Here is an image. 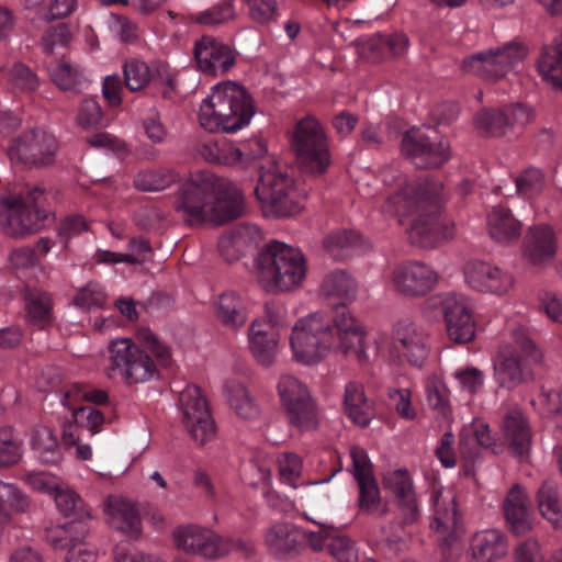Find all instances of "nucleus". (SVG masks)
Instances as JSON below:
<instances>
[{"label": "nucleus", "instance_id": "1", "mask_svg": "<svg viewBox=\"0 0 562 562\" xmlns=\"http://www.w3.org/2000/svg\"><path fill=\"white\" fill-rule=\"evenodd\" d=\"M442 190V182L418 178L391 199L400 216L411 217L406 234L413 247L429 250L454 237V223L443 212Z\"/></svg>", "mask_w": 562, "mask_h": 562}, {"label": "nucleus", "instance_id": "2", "mask_svg": "<svg viewBox=\"0 0 562 562\" xmlns=\"http://www.w3.org/2000/svg\"><path fill=\"white\" fill-rule=\"evenodd\" d=\"M251 272L267 293L289 292L305 278L306 261L300 249L270 240L255 257Z\"/></svg>", "mask_w": 562, "mask_h": 562}, {"label": "nucleus", "instance_id": "3", "mask_svg": "<svg viewBox=\"0 0 562 562\" xmlns=\"http://www.w3.org/2000/svg\"><path fill=\"white\" fill-rule=\"evenodd\" d=\"M254 114V101L247 90L235 81H224L203 100L199 121L211 133H234L247 125Z\"/></svg>", "mask_w": 562, "mask_h": 562}, {"label": "nucleus", "instance_id": "4", "mask_svg": "<svg viewBox=\"0 0 562 562\" xmlns=\"http://www.w3.org/2000/svg\"><path fill=\"white\" fill-rule=\"evenodd\" d=\"M45 191L29 188L18 194L0 198V228L13 238L37 233L47 217L44 209Z\"/></svg>", "mask_w": 562, "mask_h": 562}, {"label": "nucleus", "instance_id": "5", "mask_svg": "<svg viewBox=\"0 0 562 562\" xmlns=\"http://www.w3.org/2000/svg\"><path fill=\"white\" fill-rule=\"evenodd\" d=\"M254 193L265 216L290 217L303 209L294 179L277 168L265 171L260 168Z\"/></svg>", "mask_w": 562, "mask_h": 562}, {"label": "nucleus", "instance_id": "6", "mask_svg": "<svg viewBox=\"0 0 562 562\" xmlns=\"http://www.w3.org/2000/svg\"><path fill=\"white\" fill-rule=\"evenodd\" d=\"M514 346H507L498 356L495 364L497 381L502 387L512 389L526 381L531 372L527 361L535 364L543 363V353L530 338L525 327L513 329Z\"/></svg>", "mask_w": 562, "mask_h": 562}, {"label": "nucleus", "instance_id": "7", "mask_svg": "<svg viewBox=\"0 0 562 562\" xmlns=\"http://www.w3.org/2000/svg\"><path fill=\"white\" fill-rule=\"evenodd\" d=\"M291 148L303 173L322 175L330 164L325 132L312 115H306L295 124Z\"/></svg>", "mask_w": 562, "mask_h": 562}, {"label": "nucleus", "instance_id": "8", "mask_svg": "<svg viewBox=\"0 0 562 562\" xmlns=\"http://www.w3.org/2000/svg\"><path fill=\"white\" fill-rule=\"evenodd\" d=\"M290 344L296 361L315 364L334 347L333 327L321 315H311L294 326Z\"/></svg>", "mask_w": 562, "mask_h": 562}, {"label": "nucleus", "instance_id": "9", "mask_svg": "<svg viewBox=\"0 0 562 562\" xmlns=\"http://www.w3.org/2000/svg\"><path fill=\"white\" fill-rule=\"evenodd\" d=\"M402 154L419 169L440 168L450 158V145L430 125L407 130L401 142Z\"/></svg>", "mask_w": 562, "mask_h": 562}, {"label": "nucleus", "instance_id": "10", "mask_svg": "<svg viewBox=\"0 0 562 562\" xmlns=\"http://www.w3.org/2000/svg\"><path fill=\"white\" fill-rule=\"evenodd\" d=\"M217 176L201 171L193 175L176 193L175 210L188 225L206 223Z\"/></svg>", "mask_w": 562, "mask_h": 562}, {"label": "nucleus", "instance_id": "11", "mask_svg": "<svg viewBox=\"0 0 562 562\" xmlns=\"http://www.w3.org/2000/svg\"><path fill=\"white\" fill-rule=\"evenodd\" d=\"M528 48L520 43H507L487 52L473 54L462 60V69L487 81H497L506 76L515 64L525 59Z\"/></svg>", "mask_w": 562, "mask_h": 562}, {"label": "nucleus", "instance_id": "12", "mask_svg": "<svg viewBox=\"0 0 562 562\" xmlns=\"http://www.w3.org/2000/svg\"><path fill=\"white\" fill-rule=\"evenodd\" d=\"M58 143L55 136L41 128L24 131L8 148L11 160L27 168H46L55 164Z\"/></svg>", "mask_w": 562, "mask_h": 562}, {"label": "nucleus", "instance_id": "13", "mask_svg": "<svg viewBox=\"0 0 562 562\" xmlns=\"http://www.w3.org/2000/svg\"><path fill=\"white\" fill-rule=\"evenodd\" d=\"M112 369H119L127 384L145 382L157 372L153 359L131 338H119L109 345Z\"/></svg>", "mask_w": 562, "mask_h": 562}, {"label": "nucleus", "instance_id": "14", "mask_svg": "<svg viewBox=\"0 0 562 562\" xmlns=\"http://www.w3.org/2000/svg\"><path fill=\"white\" fill-rule=\"evenodd\" d=\"M278 391L291 425L300 430H311L317 427L316 406L308 391L296 378L282 376L278 384Z\"/></svg>", "mask_w": 562, "mask_h": 562}, {"label": "nucleus", "instance_id": "15", "mask_svg": "<svg viewBox=\"0 0 562 562\" xmlns=\"http://www.w3.org/2000/svg\"><path fill=\"white\" fill-rule=\"evenodd\" d=\"M183 424L192 439L200 446L215 436V424L206 400L198 385H190L180 394Z\"/></svg>", "mask_w": 562, "mask_h": 562}, {"label": "nucleus", "instance_id": "16", "mask_svg": "<svg viewBox=\"0 0 562 562\" xmlns=\"http://www.w3.org/2000/svg\"><path fill=\"white\" fill-rule=\"evenodd\" d=\"M434 507L435 514L430 528L442 536L439 541L442 547L443 558L447 559V551H450V555H452L453 551L459 555L460 548L457 546V540L463 528L456 496L443 495L438 491L434 495Z\"/></svg>", "mask_w": 562, "mask_h": 562}, {"label": "nucleus", "instance_id": "17", "mask_svg": "<svg viewBox=\"0 0 562 562\" xmlns=\"http://www.w3.org/2000/svg\"><path fill=\"white\" fill-rule=\"evenodd\" d=\"M439 276L429 265L411 260L398 263L392 271L395 290L406 297H422L430 293Z\"/></svg>", "mask_w": 562, "mask_h": 562}, {"label": "nucleus", "instance_id": "18", "mask_svg": "<svg viewBox=\"0 0 562 562\" xmlns=\"http://www.w3.org/2000/svg\"><path fill=\"white\" fill-rule=\"evenodd\" d=\"M531 117V112L521 103H517L502 109H482L474 116V125L480 135L498 137L515 126H525Z\"/></svg>", "mask_w": 562, "mask_h": 562}, {"label": "nucleus", "instance_id": "19", "mask_svg": "<svg viewBox=\"0 0 562 562\" xmlns=\"http://www.w3.org/2000/svg\"><path fill=\"white\" fill-rule=\"evenodd\" d=\"M245 213V196L228 179L218 177L211 201L206 223L214 226L228 224Z\"/></svg>", "mask_w": 562, "mask_h": 562}, {"label": "nucleus", "instance_id": "20", "mask_svg": "<svg viewBox=\"0 0 562 562\" xmlns=\"http://www.w3.org/2000/svg\"><path fill=\"white\" fill-rule=\"evenodd\" d=\"M334 310L333 322L338 337L336 349L344 355H351L359 361L367 358L364 350L366 330L344 303H330Z\"/></svg>", "mask_w": 562, "mask_h": 562}, {"label": "nucleus", "instance_id": "21", "mask_svg": "<svg viewBox=\"0 0 562 562\" xmlns=\"http://www.w3.org/2000/svg\"><path fill=\"white\" fill-rule=\"evenodd\" d=\"M173 539L179 549L207 559H216L229 553V549L218 535L199 526L190 525L175 529Z\"/></svg>", "mask_w": 562, "mask_h": 562}, {"label": "nucleus", "instance_id": "22", "mask_svg": "<svg viewBox=\"0 0 562 562\" xmlns=\"http://www.w3.org/2000/svg\"><path fill=\"white\" fill-rule=\"evenodd\" d=\"M350 457L352 459L350 471L359 488V508L372 513L378 508L381 501L378 482L373 474V465L367 452L358 446L351 448Z\"/></svg>", "mask_w": 562, "mask_h": 562}, {"label": "nucleus", "instance_id": "23", "mask_svg": "<svg viewBox=\"0 0 562 562\" xmlns=\"http://www.w3.org/2000/svg\"><path fill=\"white\" fill-rule=\"evenodd\" d=\"M392 350L401 360L422 368L428 357V337L409 323L400 322L395 326Z\"/></svg>", "mask_w": 562, "mask_h": 562}, {"label": "nucleus", "instance_id": "24", "mask_svg": "<svg viewBox=\"0 0 562 562\" xmlns=\"http://www.w3.org/2000/svg\"><path fill=\"white\" fill-rule=\"evenodd\" d=\"M383 487L394 496L403 525L416 522L420 510L414 492L413 481L406 470H395L383 477Z\"/></svg>", "mask_w": 562, "mask_h": 562}, {"label": "nucleus", "instance_id": "25", "mask_svg": "<svg viewBox=\"0 0 562 562\" xmlns=\"http://www.w3.org/2000/svg\"><path fill=\"white\" fill-rule=\"evenodd\" d=\"M193 55L199 69L213 76L218 71L225 74L236 61L234 50L211 36H202L195 42Z\"/></svg>", "mask_w": 562, "mask_h": 562}, {"label": "nucleus", "instance_id": "26", "mask_svg": "<svg viewBox=\"0 0 562 562\" xmlns=\"http://www.w3.org/2000/svg\"><path fill=\"white\" fill-rule=\"evenodd\" d=\"M467 283L482 293L504 294L513 285V278L497 267L481 260H471L464 266Z\"/></svg>", "mask_w": 562, "mask_h": 562}, {"label": "nucleus", "instance_id": "27", "mask_svg": "<svg viewBox=\"0 0 562 562\" xmlns=\"http://www.w3.org/2000/svg\"><path fill=\"white\" fill-rule=\"evenodd\" d=\"M447 334L456 344H467L474 338L475 324L468 306L456 295H447L440 301Z\"/></svg>", "mask_w": 562, "mask_h": 562}, {"label": "nucleus", "instance_id": "28", "mask_svg": "<svg viewBox=\"0 0 562 562\" xmlns=\"http://www.w3.org/2000/svg\"><path fill=\"white\" fill-rule=\"evenodd\" d=\"M530 499L520 484H514L503 502V510L509 529L517 536L532 529Z\"/></svg>", "mask_w": 562, "mask_h": 562}, {"label": "nucleus", "instance_id": "29", "mask_svg": "<svg viewBox=\"0 0 562 562\" xmlns=\"http://www.w3.org/2000/svg\"><path fill=\"white\" fill-rule=\"evenodd\" d=\"M103 506L110 518V524L115 529L134 539L139 537L142 532L140 516L131 501L120 495H108Z\"/></svg>", "mask_w": 562, "mask_h": 562}, {"label": "nucleus", "instance_id": "30", "mask_svg": "<svg viewBox=\"0 0 562 562\" xmlns=\"http://www.w3.org/2000/svg\"><path fill=\"white\" fill-rule=\"evenodd\" d=\"M506 536L497 529L476 531L470 540L469 562H495L507 554Z\"/></svg>", "mask_w": 562, "mask_h": 562}, {"label": "nucleus", "instance_id": "31", "mask_svg": "<svg viewBox=\"0 0 562 562\" xmlns=\"http://www.w3.org/2000/svg\"><path fill=\"white\" fill-rule=\"evenodd\" d=\"M557 252L554 234L550 227L539 225L530 227L524 241V257L532 266L551 261Z\"/></svg>", "mask_w": 562, "mask_h": 562}, {"label": "nucleus", "instance_id": "32", "mask_svg": "<svg viewBox=\"0 0 562 562\" xmlns=\"http://www.w3.org/2000/svg\"><path fill=\"white\" fill-rule=\"evenodd\" d=\"M279 331L276 328H261L258 321H254L249 329V348L263 367H270L278 353Z\"/></svg>", "mask_w": 562, "mask_h": 562}, {"label": "nucleus", "instance_id": "33", "mask_svg": "<svg viewBox=\"0 0 562 562\" xmlns=\"http://www.w3.org/2000/svg\"><path fill=\"white\" fill-rule=\"evenodd\" d=\"M408 45L409 40L405 34H393L386 37L378 34L366 43L359 44V53L367 59L379 61L384 50L394 58L404 56Z\"/></svg>", "mask_w": 562, "mask_h": 562}, {"label": "nucleus", "instance_id": "34", "mask_svg": "<svg viewBox=\"0 0 562 562\" xmlns=\"http://www.w3.org/2000/svg\"><path fill=\"white\" fill-rule=\"evenodd\" d=\"M266 542L276 555L296 554L304 549L301 530L288 524H277L266 535Z\"/></svg>", "mask_w": 562, "mask_h": 562}, {"label": "nucleus", "instance_id": "35", "mask_svg": "<svg viewBox=\"0 0 562 562\" xmlns=\"http://www.w3.org/2000/svg\"><path fill=\"white\" fill-rule=\"evenodd\" d=\"M505 440L515 456L529 453L531 435L527 420L520 412L508 413L503 420Z\"/></svg>", "mask_w": 562, "mask_h": 562}, {"label": "nucleus", "instance_id": "36", "mask_svg": "<svg viewBox=\"0 0 562 562\" xmlns=\"http://www.w3.org/2000/svg\"><path fill=\"white\" fill-rule=\"evenodd\" d=\"M321 293L331 303L347 305L356 299L357 283L346 270H336L324 278Z\"/></svg>", "mask_w": 562, "mask_h": 562}, {"label": "nucleus", "instance_id": "37", "mask_svg": "<svg viewBox=\"0 0 562 562\" xmlns=\"http://www.w3.org/2000/svg\"><path fill=\"white\" fill-rule=\"evenodd\" d=\"M215 315L218 322L232 329L237 330L247 322V308L241 297L233 291L222 293L216 303Z\"/></svg>", "mask_w": 562, "mask_h": 562}, {"label": "nucleus", "instance_id": "38", "mask_svg": "<svg viewBox=\"0 0 562 562\" xmlns=\"http://www.w3.org/2000/svg\"><path fill=\"white\" fill-rule=\"evenodd\" d=\"M344 405L349 418L361 427H366L374 417L373 405L368 401L363 385L360 383L347 384Z\"/></svg>", "mask_w": 562, "mask_h": 562}, {"label": "nucleus", "instance_id": "39", "mask_svg": "<svg viewBox=\"0 0 562 562\" xmlns=\"http://www.w3.org/2000/svg\"><path fill=\"white\" fill-rule=\"evenodd\" d=\"M490 236L499 241L518 239L521 234V224L512 214L510 210L501 206L494 207L488 215Z\"/></svg>", "mask_w": 562, "mask_h": 562}, {"label": "nucleus", "instance_id": "40", "mask_svg": "<svg viewBox=\"0 0 562 562\" xmlns=\"http://www.w3.org/2000/svg\"><path fill=\"white\" fill-rule=\"evenodd\" d=\"M536 501L538 508L555 529L562 527V507L560 505L558 484L553 480H544L538 488Z\"/></svg>", "mask_w": 562, "mask_h": 562}, {"label": "nucleus", "instance_id": "41", "mask_svg": "<svg viewBox=\"0 0 562 562\" xmlns=\"http://www.w3.org/2000/svg\"><path fill=\"white\" fill-rule=\"evenodd\" d=\"M360 244L361 235L353 229H336L323 239L324 250L336 260L350 257Z\"/></svg>", "mask_w": 562, "mask_h": 562}, {"label": "nucleus", "instance_id": "42", "mask_svg": "<svg viewBox=\"0 0 562 562\" xmlns=\"http://www.w3.org/2000/svg\"><path fill=\"white\" fill-rule=\"evenodd\" d=\"M124 85L132 91H142L149 83L157 86L156 74L150 71L148 65L138 59L126 60L123 65Z\"/></svg>", "mask_w": 562, "mask_h": 562}, {"label": "nucleus", "instance_id": "43", "mask_svg": "<svg viewBox=\"0 0 562 562\" xmlns=\"http://www.w3.org/2000/svg\"><path fill=\"white\" fill-rule=\"evenodd\" d=\"M225 391L229 405L238 416L250 419L258 414L257 405L241 383L234 381L228 382L225 386Z\"/></svg>", "mask_w": 562, "mask_h": 562}, {"label": "nucleus", "instance_id": "44", "mask_svg": "<svg viewBox=\"0 0 562 562\" xmlns=\"http://www.w3.org/2000/svg\"><path fill=\"white\" fill-rule=\"evenodd\" d=\"M179 180V175L169 169L145 170L139 172L134 179L136 189L149 192L160 191Z\"/></svg>", "mask_w": 562, "mask_h": 562}, {"label": "nucleus", "instance_id": "45", "mask_svg": "<svg viewBox=\"0 0 562 562\" xmlns=\"http://www.w3.org/2000/svg\"><path fill=\"white\" fill-rule=\"evenodd\" d=\"M52 81L64 91L79 92L81 72L77 67L61 58L55 66L48 68Z\"/></svg>", "mask_w": 562, "mask_h": 562}, {"label": "nucleus", "instance_id": "46", "mask_svg": "<svg viewBox=\"0 0 562 562\" xmlns=\"http://www.w3.org/2000/svg\"><path fill=\"white\" fill-rule=\"evenodd\" d=\"M24 299L29 322L42 328L50 318L49 297L46 294L27 292Z\"/></svg>", "mask_w": 562, "mask_h": 562}, {"label": "nucleus", "instance_id": "47", "mask_svg": "<svg viewBox=\"0 0 562 562\" xmlns=\"http://www.w3.org/2000/svg\"><path fill=\"white\" fill-rule=\"evenodd\" d=\"M55 503L59 512L66 517H90V512L85 507L83 501L76 492L61 488L55 493Z\"/></svg>", "mask_w": 562, "mask_h": 562}, {"label": "nucleus", "instance_id": "48", "mask_svg": "<svg viewBox=\"0 0 562 562\" xmlns=\"http://www.w3.org/2000/svg\"><path fill=\"white\" fill-rule=\"evenodd\" d=\"M515 184L518 194L531 198L543 190L546 177L540 168L529 167L519 173L515 179Z\"/></svg>", "mask_w": 562, "mask_h": 562}, {"label": "nucleus", "instance_id": "49", "mask_svg": "<svg viewBox=\"0 0 562 562\" xmlns=\"http://www.w3.org/2000/svg\"><path fill=\"white\" fill-rule=\"evenodd\" d=\"M106 295L97 283L89 282L78 290L72 299V304L81 310L89 311L92 307L101 308L104 305Z\"/></svg>", "mask_w": 562, "mask_h": 562}, {"label": "nucleus", "instance_id": "50", "mask_svg": "<svg viewBox=\"0 0 562 562\" xmlns=\"http://www.w3.org/2000/svg\"><path fill=\"white\" fill-rule=\"evenodd\" d=\"M44 52L48 55L55 54L57 46L66 47L71 41V33L67 23H58L45 31L42 36Z\"/></svg>", "mask_w": 562, "mask_h": 562}, {"label": "nucleus", "instance_id": "51", "mask_svg": "<svg viewBox=\"0 0 562 562\" xmlns=\"http://www.w3.org/2000/svg\"><path fill=\"white\" fill-rule=\"evenodd\" d=\"M235 18L233 0H224L216 7L201 12L195 21L204 25H218Z\"/></svg>", "mask_w": 562, "mask_h": 562}, {"label": "nucleus", "instance_id": "52", "mask_svg": "<svg viewBox=\"0 0 562 562\" xmlns=\"http://www.w3.org/2000/svg\"><path fill=\"white\" fill-rule=\"evenodd\" d=\"M327 549L338 562H357L358 550L356 543L347 536L330 538Z\"/></svg>", "mask_w": 562, "mask_h": 562}, {"label": "nucleus", "instance_id": "53", "mask_svg": "<svg viewBox=\"0 0 562 562\" xmlns=\"http://www.w3.org/2000/svg\"><path fill=\"white\" fill-rule=\"evenodd\" d=\"M137 341L149 351H151L162 366H169L171 362V353L165 345L160 342L158 337L148 328H140L136 333Z\"/></svg>", "mask_w": 562, "mask_h": 562}, {"label": "nucleus", "instance_id": "54", "mask_svg": "<svg viewBox=\"0 0 562 562\" xmlns=\"http://www.w3.org/2000/svg\"><path fill=\"white\" fill-rule=\"evenodd\" d=\"M246 239L240 234L222 235L218 239L217 247L222 258L233 263L239 260L244 255L243 248Z\"/></svg>", "mask_w": 562, "mask_h": 562}, {"label": "nucleus", "instance_id": "55", "mask_svg": "<svg viewBox=\"0 0 562 562\" xmlns=\"http://www.w3.org/2000/svg\"><path fill=\"white\" fill-rule=\"evenodd\" d=\"M90 517H72V519L64 525H60L63 533L69 538L70 546L85 547V539L88 536L90 528L88 520Z\"/></svg>", "mask_w": 562, "mask_h": 562}, {"label": "nucleus", "instance_id": "56", "mask_svg": "<svg viewBox=\"0 0 562 562\" xmlns=\"http://www.w3.org/2000/svg\"><path fill=\"white\" fill-rule=\"evenodd\" d=\"M103 114L99 103L92 99L82 101L78 111L77 123L82 128H91L98 126L102 121Z\"/></svg>", "mask_w": 562, "mask_h": 562}, {"label": "nucleus", "instance_id": "57", "mask_svg": "<svg viewBox=\"0 0 562 562\" xmlns=\"http://www.w3.org/2000/svg\"><path fill=\"white\" fill-rule=\"evenodd\" d=\"M32 447L42 456L55 452L58 441L53 431L46 426H37L32 434Z\"/></svg>", "mask_w": 562, "mask_h": 562}, {"label": "nucleus", "instance_id": "58", "mask_svg": "<svg viewBox=\"0 0 562 562\" xmlns=\"http://www.w3.org/2000/svg\"><path fill=\"white\" fill-rule=\"evenodd\" d=\"M74 417L78 425L86 427L92 434L98 432L104 423L102 412L89 406L74 409Z\"/></svg>", "mask_w": 562, "mask_h": 562}, {"label": "nucleus", "instance_id": "59", "mask_svg": "<svg viewBox=\"0 0 562 562\" xmlns=\"http://www.w3.org/2000/svg\"><path fill=\"white\" fill-rule=\"evenodd\" d=\"M10 75L14 86L22 90L33 91L38 86L37 76L22 63H15Z\"/></svg>", "mask_w": 562, "mask_h": 562}, {"label": "nucleus", "instance_id": "60", "mask_svg": "<svg viewBox=\"0 0 562 562\" xmlns=\"http://www.w3.org/2000/svg\"><path fill=\"white\" fill-rule=\"evenodd\" d=\"M9 260L16 270H26L40 263V257L32 247H20L11 251Z\"/></svg>", "mask_w": 562, "mask_h": 562}, {"label": "nucleus", "instance_id": "61", "mask_svg": "<svg viewBox=\"0 0 562 562\" xmlns=\"http://www.w3.org/2000/svg\"><path fill=\"white\" fill-rule=\"evenodd\" d=\"M250 18L258 23H267L277 14V0L250 1L248 0Z\"/></svg>", "mask_w": 562, "mask_h": 562}, {"label": "nucleus", "instance_id": "62", "mask_svg": "<svg viewBox=\"0 0 562 562\" xmlns=\"http://www.w3.org/2000/svg\"><path fill=\"white\" fill-rule=\"evenodd\" d=\"M0 485L7 490L5 501L14 513L24 514L29 512L31 507V499L25 493L13 484L0 482Z\"/></svg>", "mask_w": 562, "mask_h": 562}, {"label": "nucleus", "instance_id": "63", "mask_svg": "<svg viewBox=\"0 0 562 562\" xmlns=\"http://www.w3.org/2000/svg\"><path fill=\"white\" fill-rule=\"evenodd\" d=\"M456 379L459 380L462 387L468 390L471 394L476 393L477 389L483 384V372L474 367H468L454 373Z\"/></svg>", "mask_w": 562, "mask_h": 562}, {"label": "nucleus", "instance_id": "64", "mask_svg": "<svg viewBox=\"0 0 562 562\" xmlns=\"http://www.w3.org/2000/svg\"><path fill=\"white\" fill-rule=\"evenodd\" d=\"M541 308L557 323H562V294L547 292L541 297Z\"/></svg>", "mask_w": 562, "mask_h": 562}]
</instances>
